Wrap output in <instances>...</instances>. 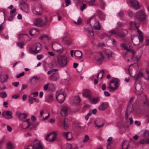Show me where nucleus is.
Listing matches in <instances>:
<instances>
[{
  "mask_svg": "<svg viewBox=\"0 0 149 149\" xmlns=\"http://www.w3.org/2000/svg\"><path fill=\"white\" fill-rule=\"evenodd\" d=\"M120 46L123 49L131 52L133 55L135 54V52L134 50L133 49H130V45L125 44L124 43H122L120 44Z\"/></svg>",
  "mask_w": 149,
  "mask_h": 149,
  "instance_id": "f8f14e48",
  "label": "nucleus"
},
{
  "mask_svg": "<svg viewBox=\"0 0 149 149\" xmlns=\"http://www.w3.org/2000/svg\"><path fill=\"white\" fill-rule=\"evenodd\" d=\"M34 97H31V96H29V101L30 104H32L33 103V100Z\"/></svg>",
  "mask_w": 149,
  "mask_h": 149,
  "instance_id": "603ef678",
  "label": "nucleus"
},
{
  "mask_svg": "<svg viewBox=\"0 0 149 149\" xmlns=\"http://www.w3.org/2000/svg\"><path fill=\"white\" fill-rule=\"evenodd\" d=\"M62 135L65 137L68 141H70L72 138V135L70 132H63L62 133Z\"/></svg>",
  "mask_w": 149,
  "mask_h": 149,
  "instance_id": "aec40b11",
  "label": "nucleus"
},
{
  "mask_svg": "<svg viewBox=\"0 0 149 149\" xmlns=\"http://www.w3.org/2000/svg\"><path fill=\"white\" fill-rule=\"evenodd\" d=\"M48 54L51 56H54L56 54L53 52H49Z\"/></svg>",
  "mask_w": 149,
  "mask_h": 149,
  "instance_id": "bf43d9fd",
  "label": "nucleus"
},
{
  "mask_svg": "<svg viewBox=\"0 0 149 149\" xmlns=\"http://www.w3.org/2000/svg\"><path fill=\"white\" fill-rule=\"evenodd\" d=\"M134 111V109L132 105V104H129L125 113V118L127 119L129 117L128 113H132Z\"/></svg>",
  "mask_w": 149,
  "mask_h": 149,
  "instance_id": "dca6fc26",
  "label": "nucleus"
},
{
  "mask_svg": "<svg viewBox=\"0 0 149 149\" xmlns=\"http://www.w3.org/2000/svg\"><path fill=\"white\" fill-rule=\"evenodd\" d=\"M31 95H33V97H37L38 94V93L37 92H36L34 93H31Z\"/></svg>",
  "mask_w": 149,
  "mask_h": 149,
  "instance_id": "052dcab7",
  "label": "nucleus"
},
{
  "mask_svg": "<svg viewBox=\"0 0 149 149\" xmlns=\"http://www.w3.org/2000/svg\"><path fill=\"white\" fill-rule=\"evenodd\" d=\"M7 96V94L5 92L0 93V97L1 98H4Z\"/></svg>",
  "mask_w": 149,
  "mask_h": 149,
  "instance_id": "de8ad7c7",
  "label": "nucleus"
},
{
  "mask_svg": "<svg viewBox=\"0 0 149 149\" xmlns=\"http://www.w3.org/2000/svg\"><path fill=\"white\" fill-rule=\"evenodd\" d=\"M132 6L135 9L139 8V2L136 1H130Z\"/></svg>",
  "mask_w": 149,
  "mask_h": 149,
  "instance_id": "a878e982",
  "label": "nucleus"
},
{
  "mask_svg": "<svg viewBox=\"0 0 149 149\" xmlns=\"http://www.w3.org/2000/svg\"><path fill=\"white\" fill-rule=\"evenodd\" d=\"M89 100L90 102L92 104H95L100 100L99 97L95 98H89Z\"/></svg>",
  "mask_w": 149,
  "mask_h": 149,
  "instance_id": "393cba45",
  "label": "nucleus"
},
{
  "mask_svg": "<svg viewBox=\"0 0 149 149\" xmlns=\"http://www.w3.org/2000/svg\"><path fill=\"white\" fill-rule=\"evenodd\" d=\"M16 14V9L15 8H13L10 11V15L12 16H14L15 17Z\"/></svg>",
  "mask_w": 149,
  "mask_h": 149,
  "instance_id": "c9c22d12",
  "label": "nucleus"
},
{
  "mask_svg": "<svg viewBox=\"0 0 149 149\" xmlns=\"http://www.w3.org/2000/svg\"><path fill=\"white\" fill-rule=\"evenodd\" d=\"M137 32L139 34L138 38L139 40V42H143V36L142 34V33L139 29H138Z\"/></svg>",
  "mask_w": 149,
  "mask_h": 149,
  "instance_id": "bb28decb",
  "label": "nucleus"
},
{
  "mask_svg": "<svg viewBox=\"0 0 149 149\" xmlns=\"http://www.w3.org/2000/svg\"><path fill=\"white\" fill-rule=\"evenodd\" d=\"M43 146L40 141L35 139L32 143L28 146L26 149H43Z\"/></svg>",
  "mask_w": 149,
  "mask_h": 149,
  "instance_id": "20e7f679",
  "label": "nucleus"
},
{
  "mask_svg": "<svg viewBox=\"0 0 149 149\" xmlns=\"http://www.w3.org/2000/svg\"><path fill=\"white\" fill-rule=\"evenodd\" d=\"M76 101L74 102L75 104L79 103L80 101V98L79 96H77L75 98Z\"/></svg>",
  "mask_w": 149,
  "mask_h": 149,
  "instance_id": "09e8293b",
  "label": "nucleus"
},
{
  "mask_svg": "<svg viewBox=\"0 0 149 149\" xmlns=\"http://www.w3.org/2000/svg\"><path fill=\"white\" fill-rule=\"evenodd\" d=\"M42 48V46L40 44L37 43L36 44L35 49L33 51L34 54L38 53L39 52L41 49Z\"/></svg>",
  "mask_w": 149,
  "mask_h": 149,
  "instance_id": "b1692460",
  "label": "nucleus"
},
{
  "mask_svg": "<svg viewBox=\"0 0 149 149\" xmlns=\"http://www.w3.org/2000/svg\"><path fill=\"white\" fill-rule=\"evenodd\" d=\"M27 87V84H23L21 90H23L26 88Z\"/></svg>",
  "mask_w": 149,
  "mask_h": 149,
  "instance_id": "0e129e2a",
  "label": "nucleus"
},
{
  "mask_svg": "<svg viewBox=\"0 0 149 149\" xmlns=\"http://www.w3.org/2000/svg\"><path fill=\"white\" fill-rule=\"evenodd\" d=\"M56 99L60 103H63L65 100L63 92L61 91H56Z\"/></svg>",
  "mask_w": 149,
  "mask_h": 149,
  "instance_id": "6e6552de",
  "label": "nucleus"
},
{
  "mask_svg": "<svg viewBox=\"0 0 149 149\" xmlns=\"http://www.w3.org/2000/svg\"><path fill=\"white\" fill-rule=\"evenodd\" d=\"M46 21L44 22H42V20L41 18H36L33 20L34 24L37 26H43L46 25L47 23L46 18H45Z\"/></svg>",
  "mask_w": 149,
  "mask_h": 149,
  "instance_id": "9d476101",
  "label": "nucleus"
},
{
  "mask_svg": "<svg viewBox=\"0 0 149 149\" xmlns=\"http://www.w3.org/2000/svg\"><path fill=\"white\" fill-rule=\"evenodd\" d=\"M136 17L138 20L141 22H144L146 20V15L144 11L143 10H140L136 12Z\"/></svg>",
  "mask_w": 149,
  "mask_h": 149,
  "instance_id": "39448f33",
  "label": "nucleus"
},
{
  "mask_svg": "<svg viewBox=\"0 0 149 149\" xmlns=\"http://www.w3.org/2000/svg\"><path fill=\"white\" fill-rule=\"evenodd\" d=\"M39 30L38 29H32L29 31L30 35L33 37H36L39 34Z\"/></svg>",
  "mask_w": 149,
  "mask_h": 149,
  "instance_id": "f3484780",
  "label": "nucleus"
},
{
  "mask_svg": "<svg viewBox=\"0 0 149 149\" xmlns=\"http://www.w3.org/2000/svg\"><path fill=\"white\" fill-rule=\"evenodd\" d=\"M61 114L63 117H65L68 113V108L67 106L62 107L60 111Z\"/></svg>",
  "mask_w": 149,
  "mask_h": 149,
  "instance_id": "4468645a",
  "label": "nucleus"
},
{
  "mask_svg": "<svg viewBox=\"0 0 149 149\" xmlns=\"http://www.w3.org/2000/svg\"><path fill=\"white\" fill-rule=\"evenodd\" d=\"M110 34V36L113 35H114L117 37H119L122 39H123L125 37L126 34L122 32H120L118 31L113 29L109 31Z\"/></svg>",
  "mask_w": 149,
  "mask_h": 149,
  "instance_id": "0eeeda50",
  "label": "nucleus"
},
{
  "mask_svg": "<svg viewBox=\"0 0 149 149\" xmlns=\"http://www.w3.org/2000/svg\"><path fill=\"white\" fill-rule=\"evenodd\" d=\"M73 22L75 24L79 25L81 24L82 23V21L80 18H79L77 20V22L76 21H73Z\"/></svg>",
  "mask_w": 149,
  "mask_h": 149,
  "instance_id": "79ce46f5",
  "label": "nucleus"
},
{
  "mask_svg": "<svg viewBox=\"0 0 149 149\" xmlns=\"http://www.w3.org/2000/svg\"><path fill=\"white\" fill-rule=\"evenodd\" d=\"M2 115L3 117L6 119H10L13 118L12 115V112L10 111H4L3 112Z\"/></svg>",
  "mask_w": 149,
  "mask_h": 149,
  "instance_id": "a211bd4d",
  "label": "nucleus"
},
{
  "mask_svg": "<svg viewBox=\"0 0 149 149\" xmlns=\"http://www.w3.org/2000/svg\"><path fill=\"white\" fill-rule=\"evenodd\" d=\"M72 147V145L71 144L68 143L65 145L66 149H71Z\"/></svg>",
  "mask_w": 149,
  "mask_h": 149,
  "instance_id": "8fccbe9b",
  "label": "nucleus"
},
{
  "mask_svg": "<svg viewBox=\"0 0 149 149\" xmlns=\"http://www.w3.org/2000/svg\"><path fill=\"white\" fill-rule=\"evenodd\" d=\"M49 84H47L44 85L43 86L44 90L45 91L47 90L49 88Z\"/></svg>",
  "mask_w": 149,
  "mask_h": 149,
  "instance_id": "6e6d98bb",
  "label": "nucleus"
},
{
  "mask_svg": "<svg viewBox=\"0 0 149 149\" xmlns=\"http://www.w3.org/2000/svg\"><path fill=\"white\" fill-rule=\"evenodd\" d=\"M3 79L2 81L3 82H5L8 79L9 76L8 74H6L3 76Z\"/></svg>",
  "mask_w": 149,
  "mask_h": 149,
  "instance_id": "37998d69",
  "label": "nucleus"
},
{
  "mask_svg": "<svg viewBox=\"0 0 149 149\" xmlns=\"http://www.w3.org/2000/svg\"><path fill=\"white\" fill-rule=\"evenodd\" d=\"M83 95L86 97H88L90 95V92L89 90H85L83 93Z\"/></svg>",
  "mask_w": 149,
  "mask_h": 149,
  "instance_id": "2f4dec72",
  "label": "nucleus"
},
{
  "mask_svg": "<svg viewBox=\"0 0 149 149\" xmlns=\"http://www.w3.org/2000/svg\"><path fill=\"white\" fill-rule=\"evenodd\" d=\"M98 11L99 12V15L100 18L102 19H104L105 17L103 13H102L99 10Z\"/></svg>",
  "mask_w": 149,
  "mask_h": 149,
  "instance_id": "a19ab883",
  "label": "nucleus"
},
{
  "mask_svg": "<svg viewBox=\"0 0 149 149\" xmlns=\"http://www.w3.org/2000/svg\"><path fill=\"white\" fill-rule=\"evenodd\" d=\"M129 146V143L125 140H124L122 143V149H127Z\"/></svg>",
  "mask_w": 149,
  "mask_h": 149,
  "instance_id": "c85d7f7f",
  "label": "nucleus"
},
{
  "mask_svg": "<svg viewBox=\"0 0 149 149\" xmlns=\"http://www.w3.org/2000/svg\"><path fill=\"white\" fill-rule=\"evenodd\" d=\"M149 136V131L148 130H146L144 132L143 134V137L145 138H146Z\"/></svg>",
  "mask_w": 149,
  "mask_h": 149,
  "instance_id": "58836bf2",
  "label": "nucleus"
},
{
  "mask_svg": "<svg viewBox=\"0 0 149 149\" xmlns=\"http://www.w3.org/2000/svg\"><path fill=\"white\" fill-rule=\"evenodd\" d=\"M85 31L87 33H89L91 36H93V31L92 29H89L88 28H84Z\"/></svg>",
  "mask_w": 149,
  "mask_h": 149,
  "instance_id": "72a5a7b5",
  "label": "nucleus"
},
{
  "mask_svg": "<svg viewBox=\"0 0 149 149\" xmlns=\"http://www.w3.org/2000/svg\"><path fill=\"white\" fill-rule=\"evenodd\" d=\"M87 23H90L91 26L94 29L99 30L100 29L101 26L98 20L94 17H91L87 21Z\"/></svg>",
  "mask_w": 149,
  "mask_h": 149,
  "instance_id": "f03ea898",
  "label": "nucleus"
},
{
  "mask_svg": "<svg viewBox=\"0 0 149 149\" xmlns=\"http://www.w3.org/2000/svg\"><path fill=\"white\" fill-rule=\"evenodd\" d=\"M48 102H51L53 100V95L52 94H49L47 98Z\"/></svg>",
  "mask_w": 149,
  "mask_h": 149,
  "instance_id": "4c0bfd02",
  "label": "nucleus"
},
{
  "mask_svg": "<svg viewBox=\"0 0 149 149\" xmlns=\"http://www.w3.org/2000/svg\"><path fill=\"white\" fill-rule=\"evenodd\" d=\"M19 84V83L18 82H13L12 84V85L15 87L17 86Z\"/></svg>",
  "mask_w": 149,
  "mask_h": 149,
  "instance_id": "680f3d73",
  "label": "nucleus"
},
{
  "mask_svg": "<svg viewBox=\"0 0 149 149\" xmlns=\"http://www.w3.org/2000/svg\"><path fill=\"white\" fill-rule=\"evenodd\" d=\"M143 76V74L141 72H139L138 73L135 74L134 75V77L136 79H137L138 78Z\"/></svg>",
  "mask_w": 149,
  "mask_h": 149,
  "instance_id": "f704fd0d",
  "label": "nucleus"
},
{
  "mask_svg": "<svg viewBox=\"0 0 149 149\" xmlns=\"http://www.w3.org/2000/svg\"><path fill=\"white\" fill-rule=\"evenodd\" d=\"M108 106L107 102H103L99 107L98 109L100 111H104L108 108Z\"/></svg>",
  "mask_w": 149,
  "mask_h": 149,
  "instance_id": "4be33fe9",
  "label": "nucleus"
},
{
  "mask_svg": "<svg viewBox=\"0 0 149 149\" xmlns=\"http://www.w3.org/2000/svg\"><path fill=\"white\" fill-rule=\"evenodd\" d=\"M86 3H83L82 5L80 6V10L83 11L86 8Z\"/></svg>",
  "mask_w": 149,
  "mask_h": 149,
  "instance_id": "a18cd8bd",
  "label": "nucleus"
},
{
  "mask_svg": "<svg viewBox=\"0 0 149 149\" xmlns=\"http://www.w3.org/2000/svg\"><path fill=\"white\" fill-rule=\"evenodd\" d=\"M104 119L97 118L94 121L95 126L98 128L103 127L104 125Z\"/></svg>",
  "mask_w": 149,
  "mask_h": 149,
  "instance_id": "9b49d317",
  "label": "nucleus"
},
{
  "mask_svg": "<svg viewBox=\"0 0 149 149\" xmlns=\"http://www.w3.org/2000/svg\"><path fill=\"white\" fill-rule=\"evenodd\" d=\"M7 149H15V146L11 142H9L7 144Z\"/></svg>",
  "mask_w": 149,
  "mask_h": 149,
  "instance_id": "c756f323",
  "label": "nucleus"
},
{
  "mask_svg": "<svg viewBox=\"0 0 149 149\" xmlns=\"http://www.w3.org/2000/svg\"><path fill=\"white\" fill-rule=\"evenodd\" d=\"M141 56V55H137L135 58V60L138 61L140 58Z\"/></svg>",
  "mask_w": 149,
  "mask_h": 149,
  "instance_id": "69168bd1",
  "label": "nucleus"
},
{
  "mask_svg": "<svg viewBox=\"0 0 149 149\" xmlns=\"http://www.w3.org/2000/svg\"><path fill=\"white\" fill-rule=\"evenodd\" d=\"M19 38H23L25 42H28L30 41L31 38L29 37L27 34H20L19 35Z\"/></svg>",
  "mask_w": 149,
  "mask_h": 149,
  "instance_id": "412c9836",
  "label": "nucleus"
},
{
  "mask_svg": "<svg viewBox=\"0 0 149 149\" xmlns=\"http://www.w3.org/2000/svg\"><path fill=\"white\" fill-rule=\"evenodd\" d=\"M20 8L21 10L26 13H28L29 9L28 4L25 2H23L20 5Z\"/></svg>",
  "mask_w": 149,
  "mask_h": 149,
  "instance_id": "6ab92c4d",
  "label": "nucleus"
},
{
  "mask_svg": "<svg viewBox=\"0 0 149 149\" xmlns=\"http://www.w3.org/2000/svg\"><path fill=\"white\" fill-rule=\"evenodd\" d=\"M57 61L59 65L62 67L65 66L67 64V58L64 56H59L57 57Z\"/></svg>",
  "mask_w": 149,
  "mask_h": 149,
  "instance_id": "423d86ee",
  "label": "nucleus"
},
{
  "mask_svg": "<svg viewBox=\"0 0 149 149\" xmlns=\"http://www.w3.org/2000/svg\"><path fill=\"white\" fill-rule=\"evenodd\" d=\"M130 25L132 27H135L136 29H138L139 25L136 23L134 22H132L130 23Z\"/></svg>",
  "mask_w": 149,
  "mask_h": 149,
  "instance_id": "e433bc0d",
  "label": "nucleus"
},
{
  "mask_svg": "<svg viewBox=\"0 0 149 149\" xmlns=\"http://www.w3.org/2000/svg\"><path fill=\"white\" fill-rule=\"evenodd\" d=\"M33 13L38 15H40L42 14V13L41 12L37 11L34 10L33 11Z\"/></svg>",
  "mask_w": 149,
  "mask_h": 149,
  "instance_id": "e2e57ef3",
  "label": "nucleus"
},
{
  "mask_svg": "<svg viewBox=\"0 0 149 149\" xmlns=\"http://www.w3.org/2000/svg\"><path fill=\"white\" fill-rule=\"evenodd\" d=\"M59 78V76L57 73H54L48 77L49 79L51 81H55L58 80Z\"/></svg>",
  "mask_w": 149,
  "mask_h": 149,
  "instance_id": "2eb2a0df",
  "label": "nucleus"
},
{
  "mask_svg": "<svg viewBox=\"0 0 149 149\" xmlns=\"http://www.w3.org/2000/svg\"><path fill=\"white\" fill-rule=\"evenodd\" d=\"M17 46L21 48H23L24 43L23 42H18L17 43Z\"/></svg>",
  "mask_w": 149,
  "mask_h": 149,
  "instance_id": "864d4df0",
  "label": "nucleus"
},
{
  "mask_svg": "<svg viewBox=\"0 0 149 149\" xmlns=\"http://www.w3.org/2000/svg\"><path fill=\"white\" fill-rule=\"evenodd\" d=\"M52 50L54 52L61 53L63 51V48L57 43L54 42L52 43Z\"/></svg>",
  "mask_w": 149,
  "mask_h": 149,
  "instance_id": "1a4fd4ad",
  "label": "nucleus"
},
{
  "mask_svg": "<svg viewBox=\"0 0 149 149\" xmlns=\"http://www.w3.org/2000/svg\"><path fill=\"white\" fill-rule=\"evenodd\" d=\"M24 74V72H23L20 74H19L17 76V78H19V77L23 76Z\"/></svg>",
  "mask_w": 149,
  "mask_h": 149,
  "instance_id": "774afa93",
  "label": "nucleus"
},
{
  "mask_svg": "<svg viewBox=\"0 0 149 149\" xmlns=\"http://www.w3.org/2000/svg\"><path fill=\"white\" fill-rule=\"evenodd\" d=\"M95 0H90L88 2V4L90 6L93 5V3L95 2Z\"/></svg>",
  "mask_w": 149,
  "mask_h": 149,
  "instance_id": "4d7b16f0",
  "label": "nucleus"
},
{
  "mask_svg": "<svg viewBox=\"0 0 149 149\" xmlns=\"http://www.w3.org/2000/svg\"><path fill=\"white\" fill-rule=\"evenodd\" d=\"M56 136V133L53 132L47 135L45 139L48 141L51 142L54 140Z\"/></svg>",
  "mask_w": 149,
  "mask_h": 149,
  "instance_id": "ddd939ff",
  "label": "nucleus"
},
{
  "mask_svg": "<svg viewBox=\"0 0 149 149\" xmlns=\"http://www.w3.org/2000/svg\"><path fill=\"white\" fill-rule=\"evenodd\" d=\"M46 37H47V35L46 34L42 35L41 36L39 37V38L41 40L42 39L44 38H46Z\"/></svg>",
  "mask_w": 149,
  "mask_h": 149,
  "instance_id": "338daca9",
  "label": "nucleus"
},
{
  "mask_svg": "<svg viewBox=\"0 0 149 149\" xmlns=\"http://www.w3.org/2000/svg\"><path fill=\"white\" fill-rule=\"evenodd\" d=\"M57 70V69H53L51 70L48 71L47 72V74H49L53 73V72L56 71Z\"/></svg>",
  "mask_w": 149,
  "mask_h": 149,
  "instance_id": "3c124183",
  "label": "nucleus"
},
{
  "mask_svg": "<svg viewBox=\"0 0 149 149\" xmlns=\"http://www.w3.org/2000/svg\"><path fill=\"white\" fill-rule=\"evenodd\" d=\"M112 139V138L111 137H110L107 139V141L108 142V143L107 145V148H108V146L111 143V141Z\"/></svg>",
  "mask_w": 149,
  "mask_h": 149,
  "instance_id": "c03bdc74",
  "label": "nucleus"
},
{
  "mask_svg": "<svg viewBox=\"0 0 149 149\" xmlns=\"http://www.w3.org/2000/svg\"><path fill=\"white\" fill-rule=\"evenodd\" d=\"M44 57V56L42 54H38L37 56V59L38 60L41 59Z\"/></svg>",
  "mask_w": 149,
  "mask_h": 149,
  "instance_id": "5fc2aeb1",
  "label": "nucleus"
},
{
  "mask_svg": "<svg viewBox=\"0 0 149 149\" xmlns=\"http://www.w3.org/2000/svg\"><path fill=\"white\" fill-rule=\"evenodd\" d=\"M100 2V7L102 9H104L105 6V4L102 0H98Z\"/></svg>",
  "mask_w": 149,
  "mask_h": 149,
  "instance_id": "7c9ffc66",
  "label": "nucleus"
},
{
  "mask_svg": "<svg viewBox=\"0 0 149 149\" xmlns=\"http://www.w3.org/2000/svg\"><path fill=\"white\" fill-rule=\"evenodd\" d=\"M16 113L19 118L22 120L25 119L27 116L26 114L25 113L21 114L20 112L18 111L16 112Z\"/></svg>",
  "mask_w": 149,
  "mask_h": 149,
  "instance_id": "5701e85b",
  "label": "nucleus"
},
{
  "mask_svg": "<svg viewBox=\"0 0 149 149\" xmlns=\"http://www.w3.org/2000/svg\"><path fill=\"white\" fill-rule=\"evenodd\" d=\"M100 55L101 58H99L97 60V62L99 64L101 63L102 62L104 59L105 58H109L112 56V53L111 52L108 50H106L102 51L100 53Z\"/></svg>",
  "mask_w": 149,
  "mask_h": 149,
  "instance_id": "f257e3e1",
  "label": "nucleus"
},
{
  "mask_svg": "<svg viewBox=\"0 0 149 149\" xmlns=\"http://www.w3.org/2000/svg\"><path fill=\"white\" fill-rule=\"evenodd\" d=\"M89 137L88 135H85L84 138L83 139V141L84 143L87 142L89 139Z\"/></svg>",
  "mask_w": 149,
  "mask_h": 149,
  "instance_id": "49530a36",
  "label": "nucleus"
},
{
  "mask_svg": "<svg viewBox=\"0 0 149 149\" xmlns=\"http://www.w3.org/2000/svg\"><path fill=\"white\" fill-rule=\"evenodd\" d=\"M91 113L89 112L88 113L85 117V119L86 120H88L89 118V117L91 115Z\"/></svg>",
  "mask_w": 149,
  "mask_h": 149,
  "instance_id": "13d9d810",
  "label": "nucleus"
},
{
  "mask_svg": "<svg viewBox=\"0 0 149 149\" xmlns=\"http://www.w3.org/2000/svg\"><path fill=\"white\" fill-rule=\"evenodd\" d=\"M74 54L76 57L78 58L81 57L82 56L81 52L79 50L76 51L74 53Z\"/></svg>",
  "mask_w": 149,
  "mask_h": 149,
  "instance_id": "473e14b6",
  "label": "nucleus"
},
{
  "mask_svg": "<svg viewBox=\"0 0 149 149\" xmlns=\"http://www.w3.org/2000/svg\"><path fill=\"white\" fill-rule=\"evenodd\" d=\"M137 32L139 34L138 38L139 40V42H143V36L142 34V33L139 29H138Z\"/></svg>",
  "mask_w": 149,
  "mask_h": 149,
  "instance_id": "cd10ccee",
  "label": "nucleus"
},
{
  "mask_svg": "<svg viewBox=\"0 0 149 149\" xmlns=\"http://www.w3.org/2000/svg\"><path fill=\"white\" fill-rule=\"evenodd\" d=\"M119 80L116 78H114L110 82L109 86L108 87L110 92H113L116 90L119 86Z\"/></svg>",
  "mask_w": 149,
  "mask_h": 149,
  "instance_id": "7ed1b4c3",
  "label": "nucleus"
},
{
  "mask_svg": "<svg viewBox=\"0 0 149 149\" xmlns=\"http://www.w3.org/2000/svg\"><path fill=\"white\" fill-rule=\"evenodd\" d=\"M66 38V36H64L63 38V40L65 42V43L68 45H70L71 44H72V42L71 41H69L68 40H66L65 39V38Z\"/></svg>",
  "mask_w": 149,
  "mask_h": 149,
  "instance_id": "ea45409f",
  "label": "nucleus"
}]
</instances>
